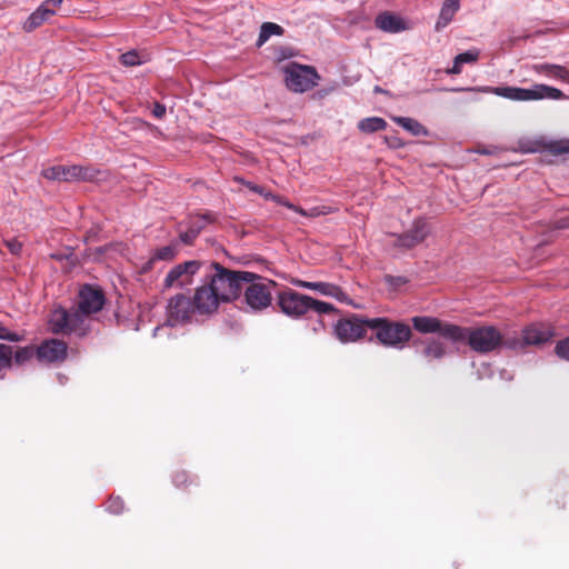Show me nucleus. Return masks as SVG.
<instances>
[{"instance_id": "nucleus-1", "label": "nucleus", "mask_w": 569, "mask_h": 569, "mask_svg": "<svg viewBox=\"0 0 569 569\" xmlns=\"http://www.w3.org/2000/svg\"><path fill=\"white\" fill-rule=\"evenodd\" d=\"M104 305L101 290L86 284L78 295L77 306L70 310L56 308L49 318L50 330L56 335L86 336L90 331L92 315L99 312Z\"/></svg>"}, {"instance_id": "nucleus-2", "label": "nucleus", "mask_w": 569, "mask_h": 569, "mask_svg": "<svg viewBox=\"0 0 569 569\" xmlns=\"http://www.w3.org/2000/svg\"><path fill=\"white\" fill-rule=\"evenodd\" d=\"M455 91H461L462 89H453ZM466 91H478L483 93H492L498 97L512 100V101H537V100H560L565 96L561 90L542 84L536 83L530 88H520L511 86L502 87H475L466 88Z\"/></svg>"}, {"instance_id": "nucleus-3", "label": "nucleus", "mask_w": 569, "mask_h": 569, "mask_svg": "<svg viewBox=\"0 0 569 569\" xmlns=\"http://www.w3.org/2000/svg\"><path fill=\"white\" fill-rule=\"evenodd\" d=\"M254 277L256 273L249 271H228L217 268V273L212 276L209 284L219 301L227 302L239 297L244 281H250Z\"/></svg>"}, {"instance_id": "nucleus-4", "label": "nucleus", "mask_w": 569, "mask_h": 569, "mask_svg": "<svg viewBox=\"0 0 569 569\" xmlns=\"http://www.w3.org/2000/svg\"><path fill=\"white\" fill-rule=\"evenodd\" d=\"M376 330L377 340L385 347L403 349L411 338V329L403 322L389 321L386 318H372L367 322Z\"/></svg>"}, {"instance_id": "nucleus-5", "label": "nucleus", "mask_w": 569, "mask_h": 569, "mask_svg": "<svg viewBox=\"0 0 569 569\" xmlns=\"http://www.w3.org/2000/svg\"><path fill=\"white\" fill-rule=\"evenodd\" d=\"M276 283L258 274L250 280L244 281L242 287L246 310L251 312H261L269 308L272 302V290Z\"/></svg>"}, {"instance_id": "nucleus-6", "label": "nucleus", "mask_w": 569, "mask_h": 569, "mask_svg": "<svg viewBox=\"0 0 569 569\" xmlns=\"http://www.w3.org/2000/svg\"><path fill=\"white\" fill-rule=\"evenodd\" d=\"M283 72L286 86L293 92H306L317 86L319 80L315 68L295 62L286 66Z\"/></svg>"}, {"instance_id": "nucleus-7", "label": "nucleus", "mask_w": 569, "mask_h": 569, "mask_svg": "<svg viewBox=\"0 0 569 569\" xmlns=\"http://www.w3.org/2000/svg\"><path fill=\"white\" fill-rule=\"evenodd\" d=\"M196 315L198 313L194 310L192 301L184 295H177L168 301L166 323L161 327H156L153 336L156 337L166 326L176 327L191 321Z\"/></svg>"}, {"instance_id": "nucleus-8", "label": "nucleus", "mask_w": 569, "mask_h": 569, "mask_svg": "<svg viewBox=\"0 0 569 569\" xmlns=\"http://www.w3.org/2000/svg\"><path fill=\"white\" fill-rule=\"evenodd\" d=\"M413 328L421 333H435L438 332L441 337L447 338L453 342L463 341L466 332L462 328L442 323L439 319L427 316H416L412 318Z\"/></svg>"}, {"instance_id": "nucleus-9", "label": "nucleus", "mask_w": 569, "mask_h": 569, "mask_svg": "<svg viewBox=\"0 0 569 569\" xmlns=\"http://www.w3.org/2000/svg\"><path fill=\"white\" fill-rule=\"evenodd\" d=\"M466 338L472 350L477 352H490L502 343V335L495 327H481L477 329H463Z\"/></svg>"}, {"instance_id": "nucleus-10", "label": "nucleus", "mask_w": 569, "mask_h": 569, "mask_svg": "<svg viewBox=\"0 0 569 569\" xmlns=\"http://www.w3.org/2000/svg\"><path fill=\"white\" fill-rule=\"evenodd\" d=\"M369 320L357 316L340 319L335 325V335L342 343L356 342L365 336Z\"/></svg>"}, {"instance_id": "nucleus-11", "label": "nucleus", "mask_w": 569, "mask_h": 569, "mask_svg": "<svg viewBox=\"0 0 569 569\" xmlns=\"http://www.w3.org/2000/svg\"><path fill=\"white\" fill-rule=\"evenodd\" d=\"M429 233V228L425 220L418 219L413 222L410 230L402 234H389L388 244L400 250L411 249L422 242Z\"/></svg>"}, {"instance_id": "nucleus-12", "label": "nucleus", "mask_w": 569, "mask_h": 569, "mask_svg": "<svg viewBox=\"0 0 569 569\" xmlns=\"http://www.w3.org/2000/svg\"><path fill=\"white\" fill-rule=\"evenodd\" d=\"M310 297L293 290H287L278 296L281 311L291 318H300L310 311Z\"/></svg>"}, {"instance_id": "nucleus-13", "label": "nucleus", "mask_w": 569, "mask_h": 569, "mask_svg": "<svg viewBox=\"0 0 569 569\" xmlns=\"http://www.w3.org/2000/svg\"><path fill=\"white\" fill-rule=\"evenodd\" d=\"M42 176L52 181H79L90 178L89 170L81 166H52L42 170Z\"/></svg>"}, {"instance_id": "nucleus-14", "label": "nucleus", "mask_w": 569, "mask_h": 569, "mask_svg": "<svg viewBox=\"0 0 569 569\" xmlns=\"http://www.w3.org/2000/svg\"><path fill=\"white\" fill-rule=\"evenodd\" d=\"M192 303L198 315L210 316L217 311L220 301L208 282L196 289Z\"/></svg>"}, {"instance_id": "nucleus-15", "label": "nucleus", "mask_w": 569, "mask_h": 569, "mask_svg": "<svg viewBox=\"0 0 569 569\" xmlns=\"http://www.w3.org/2000/svg\"><path fill=\"white\" fill-rule=\"evenodd\" d=\"M36 352L40 362H62L67 358L68 346L61 340L48 339L37 347Z\"/></svg>"}, {"instance_id": "nucleus-16", "label": "nucleus", "mask_w": 569, "mask_h": 569, "mask_svg": "<svg viewBox=\"0 0 569 569\" xmlns=\"http://www.w3.org/2000/svg\"><path fill=\"white\" fill-rule=\"evenodd\" d=\"M552 337V332L543 325H530L522 330L521 342L506 340L505 343L509 348H516L523 345H541Z\"/></svg>"}, {"instance_id": "nucleus-17", "label": "nucleus", "mask_w": 569, "mask_h": 569, "mask_svg": "<svg viewBox=\"0 0 569 569\" xmlns=\"http://www.w3.org/2000/svg\"><path fill=\"white\" fill-rule=\"evenodd\" d=\"M200 263L196 260L186 261L173 267L164 278V287L183 286L189 281V277L199 270Z\"/></svg>"}, {"instance_id": "nucleus-18", "label": "nucleus", "mask_w": 569, "mask_h": 569, "mask_svg": "<svg viewBox=\"0 0 569 569\" xmlns=\"http://www.w3.org/2000/svg\"><path fill=\"white\" fill-rule=\"evenodd\" d=\"M291 283L293 286L302 288V289L315 290L323 296L333 297L341 302H345L348 300L347 293L343 292L340 287L332 284V283L310 282V281H305V280H300V279H295V280H292Z\"/></svg>"}, {"instance_id": "nucleus-19", "label": "nucleus", "mask_w": 569, "mask_h": 569, "mask_svg": "<svg viewBox=\"0 0 569 569\" xmlns=\"http://www.w3.org/2000/svg\"><path fill=\"white\" fill-rule=\"evenodd\" d=\"M376 27L382 31L397 33L406 29L405 21L390 12H382L375 20Z\"/></svg>"}, {"instance_id": "nucleus-20", "label": "nucleus", "mask_w": 569, "mask_h": 569, "mask_svg": "<svg viewBox=\"0 0 569 569\" xmlns=\"http://www.w3.org/2000/svg\"><path fill=\"white\" fill-rule=\"evenodd\" d=\"M533 70L546 78L569 82V70L560 64L538 63L533 66Z\"/></svg>"}, {"instance_id": "nucleus-21", "label": "nucleus", "mask_w": 569, "mask_h": 569, "mask_svg": "<svg viewBox=\"0 0 569 569\" xmlns=\"http://www.w3.org/2000/svg\"><path fill=\"white\" fill-rule=\"evenodd\" d=\"M460 8V0H445L442 3L439 18L436 22V30L440 31L447 27L453 19Z\"/></svg>"}, {"instance_id": "nucleus-22", "label": "nucleus", "mask_w": 569, "mask_h": 569, "mask_svg": "<svg viewBox=\"0 0 569 569\" xmlns=\"http://www.w3.org/2000/svg\"><path fill=\"white\" fill-rule=\"evenodd\" d=\"M392 121L416 137L428 136V130L416 119L409 117H392Z\"/></svg>"}, {"instance_id": "nucleus-23", "label": "nucleus", "mask_w": 569, "mask_h": 569, "mask_svg": "<svg viewBox=\"0 0 569 569\" xmlns=\"http://www.w3.org/2000/svg\"><path fill=\"white\" fill-rule=\"evenodd\" d=\"M54 14V11L47 8L46 4H41L34 12H32L24 23V29L31 31L47 21Z\"/></svg>"}, {"instance_id": "nucleus-24", "label": "nucleus", "mask_w": 569, "mask_h": 569, "mask_svg": "<svg viewBox=\"0 0 569 569\" xmlns=\"http://www.w3.org/2000/svg\"><path fill=\"white\" fill-rule=\"evenodd\" d=\"M480 51L478 49H470L466 52L459 53L455 57L453 66L447 70L449 74H459L461 72L462 64L473 63L479 59Z\"/></svg>"}, {"instance_id": "nucleus-25", "label": "nucleus", "mask_w": 569, "mask_h": 569, "mask_svg": "<svg viewBox=\"0 0 569 569\" xmlns=\"http://www.w3.org/2000/svg\"><path fill=\"white\" fill-rule=\"evenodd\" d=\"M423 357L428 360H439L446 355V346L437 339H430L425 342Z\"/></svg>"}, {"instance_id": "nucleus-26", "label": "nucleus", "mask_w": 569, "mask_h": 569, "mask_svg": "<svg viewBox=\"0 0 569 569\" xmlns=\"http://www.w3.org/2000/svg\"><path fill=\"white\" fill-rule=\"evenodd\" d=\"M283 28L273 22H263L260 27L257 47H262L272 36H282Z\"/></svg>"}, {"instance_id": "nucleus-27", "label": "nucleus", "mask_w": 569, "mask_h": 569, "mask_svg": "<svg viewBox=\"0 0 569 569\" xmlns=\"http://www.w3.org/2000/svg\"><path fill=\"white\" fill-rule=\"evenodd\" d=\"M387 122L380 117H369L358 122V129L365 133H373L386 129Z\"/></svg>"}, {"instance_id": "nucleus-28", "label": "nucleus", "mask_w": 569, "mask_h": 569, "mask_svg": "<svg viewBox=\"0 0 569 569\" xmlns=\"http://www.w3.org/2000/svg\"><path fill=\"white\" fill-rule=\"evenodd\" d=\"M36 349L37 348H34L32 346H26V347L19 348L14 352V356H12L14 359V362L18 365H23V363L30 361L34 356L37 357Z\"/></svg>"}, {"instance_id": "nucleus-29", "label": "nucleus", "mask_w": 569, "mask_h": 569, "mask_svg": "<svg viewBox=\"0 0 569 569\" xmlns=\"http://www.w3.org/2000/svg\"><path fill=\"white\" fill-rule=\"evenodd\" d=\"M177 253V247L169 244L156 250L153 258L157 260H171Z\"/></svg>"}, {"instance_id": "nucleus-30", "label": "nucleus", "mask_w": 569, "mask_h": 569, "mask_svg": "<svg viewBox=\"0 0 569 569\" xmlns=\"http://www.w3.org/2000/svg\"><path fill=\"white\" fill-rule=\"evenodd\" d=\"M13 351L10 346L0 343V367L10 368L12 365Z\"/></svg>"}, {"instance_id": "nucleus-31", "label": "nucleus", "mask_w": 569, "mask_h": 569, "mask_svg": "<svg viewBox=\"0 0 569 569\" xmlns=\"http://www.w3.org/2000/svg\"><path fill=\"white\" fill-rule=\"evenodd\" d=\"M310 301H311L310 302V310L315 311L318 315L329 313L330 311L333 310V306L328 303V302L315 300L311 297H310Z\"/></svg>"}, {"instance_id": "nucleus-32", "label": "nucleus", "mask_w": 569, "mask_h": 569, "mask_svg": "<svg viewBox=\"0 0 569 569\" xmlns=\"http://www.w3.org/2000/svg\"><path fill=\"white\" fill-rule=\"evenodd\" d=\"M124 503L119 497H111L107 502V511L113 515L122 512Z\"/></svg>"}, {"instance_id": "nucleus-33", "label": "nucleus", "mask_w": 569, "mask_h": 569, "mask_svg": "<svg viewBox=\"0 0 569 569\" xmlns=\"http://www.w3.org/2000/svg\"><path fill=\"white\" fill-rule=\"evenodd\" d=\"M264 199L267 200H271L280 206H283L292 211H295L297 209V206H295L293 203H291L290 201H288L286 198L281 197V196H278V194H274L272 192H267L264 194Z\"/></svg>"}, {"instance_id": "nucleus-34", "label": "nucleus", "mask_w": 569, "mask_h": 569, "mask_svg": "<svg viewBox=\"0 0 569 569\" xmlns=\"http://www.w3.org/2000/svg\"><path fill=\"white\" fill-rule=\"evenodd\" d=\"M264 199L267 200H271L280 206H283L292 211H295L297 209V206H295L293 203H291L290 201H288L286 198L281 197V196H278V194H274L272 192H267L264 194Z\"/></svg>"}, {"instance_id": "nucleus-35", "label": "nucleus", "mask_w": 569, "mask_h": 569, "mask_svg": "<svg viewBox=\"0 0 569 569\" xmlns=\"http://www.w3.org/2000/svg\"><path fill=\"white\" fill-rule=\"evenodd\" d=\"M204 222L202 221L201 224L198 226V229L189 228L184 232H181L180 239L183 243L189 244L193 241V239L199 234L201 229H203Z\"/></svg>"}, {"instance_id": "nucleus-36", "label": "nucleus", "mask_w": 569, "mask_h": 569, "mask_svg": "<svg viewBox=\"0 0 569 569\" xmlns=\"http://www.w3.org/2000/svg\"><path fill=\"white\" fill-rule=\"evenodd\" d=\"M556 353L559 358L569 361V337L557 343Z\"/></svg>"}, {"instance_id": "nucleus-37", "label": "nucleus", "mask_w": 569, "mask_h": 569, "mask_svg": "<svg viewBox=\"0 0 569 569\" xmlns=\"http://www.w3.org/2000/svg\"><path fill=\"white\" fill-rule=\"evenodd\" d=\"M121 62L124 66L133 67V66L140 64L141 60L139 58V54L136 51H129V52L121 54Z\"/></svg>"}, {"instance_id": "nucleus-38", "label": "nucleus", "mask_w": 569, "mask_h": 569, "mask_svg": "<svg viewBox=\"0 0 569 569\" xmlns=\"http://www.w3.org/2000/svg\"><path fill=\"white\" fill-rule=\"evenodd\" d=\"M0 339L12 342H19L22 340V336L10 331L8 328L0 326Z\"/></svg>"}, {"instance_id": "nucleus-39", "label": "nucleus", "mask_w": 569, "mask_h": 569, "mask_svg": "<svg viewBox=\"0 0 569 569\" xmlns=\"http://www.w3.org/2000/svg\"><path fill=\"white\" fill-rule=\"evenodd\" d=\"M295 212H298L299 214L303 216V217H318L320 214H326L327 211H323V210H320L319 208L317 207H313L311 208L310 210H305L300 207H297V209L295 210Z\"/></svg>"}, {"instance_id": "nucleus-40", "label": "nucleus", "mask_w": 569, "mask_h": 569, "mask_svg": "<svg viewBox=\"0 0 569 569\" xmlns=\"http://www.w3.org/2000/svg\"><path fill=\"white\" fill-rule=\"evenodd\" d=\"M237 180H238L239 182H241V183L246 184V187H247L248 189H250L251 191H253V192H256V193H258V194L262 196L263 198H264V194L268 192V191H266V189H264L263 187H261V186L254 184V183H252V182H244L242 179H237Z\"/></svg>"}, {"instance_id": "nucleus-41", "label": "nucleus", "mask_w": 569, "mask_h": 569, "mask_svg": "<svg viewBox=\"0 0 569 569\" xmlns=\"http://www.w3.org/2000/svg\"><path fill=\"white\" fill-rule=\"evenodd\" d=\"M188 476L184 471L177 472L173 476V483L176 487H182L187 483Z\"/></svg>"}, {"instance_id": "nucleus-42", "label": "nucleus", "mask_w": 569, "mask_h": 569, "mask_svg": "<svg viewBox=\"0 0 569 569\" xmlns=\"http://www.w3.org/2000/svg\"><path fill=\"white\" fill-rule=\"evenodd\" d=\"M6 244L11 253L18 254L21 251V243L16 240H8Z\"/></svg>"}, {"instance_id": "nucleus-43", "label": "nucleus", "mask_w": 569, "mask_h": 569, "mask_svg": "<svg viewBox=\"0 0 569 569\" xmlns=\"http://www.w3.org/2000/svg\"><path fill=\"white\" fill-rule=\"evenodd\" d=\"M387 281L388 283H390L391 286H395V287H399V286H402L407 282V279L403 278V277H392V276H388L387 277Z\"/></svg>"}, {"instance_id": "nucleus-44", "label": "nucleus", "mask_w": 569, "mask_h": 569, "mask_svg": "<svg viewBox=\"0 0 569 569\" xmlns=\"http://www.w3.org/2000/svg\"><path fill=\"white\" fill-rule=\"evenodd\" d=\"M152 113L156 118H162L166 113V107L161 103H156L152 110Z\"/></svg>"}, {"instance_id": "nucleus-45", "label": "nucleus", "mask_w": 569, "mask_h": 569, "mask_svg": "<svg viewBox=\"0 0 569 569\" xmlns=\"http://www.w3.org/2000/svg\"><path fill=\"white\" fill-rule=\"evenodd\" d=\"M204 222V226L207 224L208 220L204 216H201V217H197L194 218V220L191 222V226L189 228H192V229H198V226L201 224V222Z\"/></svg>"}, {"instance_id": "nucleus-46", "label": "nucleus", "mask_w": 569, "mask_h": 569, "mask_svg": "<svg viewBox=\"0 0 569 569\" xmlns=\"http://www.w3.org/2000/svg\"><path fill=\"white\" fill-rule=\"evenodd\" d=\"M559 152L569 153V141H561L558 148Z\"/></svg>"}, {"instance_id": "nucleus-47", "label": "nucleus", "mask_w": 569, "mask_h": 569, "mask_svg": "<svg viewBox=\"0 0 569 569\" xmlns=\"http://www.w3.org/2000/svg\"><path fill=\"white\" fill-rule=\"evenodd\" d=\"M63 0H48V2L52 3L54 7H59Z\"/></svg>"}]
</instances>
